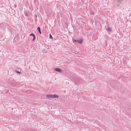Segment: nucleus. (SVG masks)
Instances as JSON below:
<instances>
[{
	"label": "nucleus",
	"mask_w": 131,
	"mask_h": 131,
	"mask_svg": "<svg viewBox=\"0 0 131 131\" xmlns=\"http://www.w3.org/2000/svg\"><path fill=\"white\" fill-rule=\"evenodd\" d=\"M54 70L55 71L59 72L61 73L62 72V70L60 68H54Z\"/></svg>",
	"instance_id": "f257e3e1"
},
{
	"label": "nucleus",
	"mask_w": 131,
	"mask_h": 131,
	"mask_svg": "<svg viewBox=\"0 0 131 131\" xmlns=\"http://www.w3.org/2000/svg\"><path fill=\"white\" fill-rule=\"evenodd\" d=\"M30 36H32L33 37V38L32 40V41H34L36 39V36L33 33H31L30 34Z\"/></svg>",
	"instance_id": "f03ea898"
},
{
	"label": "nucleus",
	"mask_w": 131,
	"mask_h": 131,
	"mask_svg": "<svg viewBox=\"0 0 131 131\" xmlns=\"http://www.w3.org/2000/svg\"><path fill=\"white\" fill-rule=\"evenodd\" d=\"M25 15L26 16H28L31 15V13L28 11H26L25 13Z\"/></svg>",
	"instance_id": "7ed1b4c3"
},
{
	"label": "nucleus",
	"mask_w": 131,
	"mask_h": 131,
	"mask_svg": "<svg viewBox=\"0 0 131 131\" xmlns=\"http://www.w3.org/2000/svg\"><path fill=\"white\" fill-rule=\"evenodd\" d=\"M59 96L58 95L56 94H53L52 95V98H58Z\"/></svg>",
	"instance_id": "20e7f679"
},
{
	"label": "nucleus",
	"mask_w": 131,
	"mask_h": 131,
	"mask_svg": "<svg viewBox=\"0 0 131 131\" xmlns=\"http://www.w3.org/2000/svg\"><path fill=\"white\" fill-rule=\"evenodd\" d=\"M46 96L48 98H52V95H46Z\"/></svg>",
	"instance_id": "39448f33"
},
{
	"label": "nucleus",
	"mask_w": 131,
	"mask_h": 131,
	"mask_svg": "<svg viewBox=\"0 0 131 131\" xmlns=\"http://www.w3.org/2000/svg\"><path fill=\"white\" fill-rule=\"evenodd\" d=\"M37 29L39 31V32L40 34H41V32L40 30V28L39 27H38L37 28Z\"/></svg>",
	"instance_id": "423d86ee"
},
{
	"label": "nucleus",
	"mask_w": 131,
	"mask_h": 131,
	"mask_svg": "<svg viewBox=\"0 0 131 131\" xmlns=\"http://www.w3.org/2000/svg\"><path fill=\"white\" fill-rule=\"evenodd\" d=\"M78 42L80 43L81 44L83 42V40L82 39H81L80 40H78Z\"/></svg>",
	"instance_id": "0eeeda50"
},
{
	"label": "nucleus",
	"mask_w": 131,
	"mask_h": 131,
	"mask_svg": "<svg viewBox=\"0 0 131 131\" xmlns=\"http://www.w3.org/2000/svg\"><path fill=\"white\" fill-rule=\"evenodd\" d=\"M107 30L109 31H111V29L110 28H107Z\"/></svg>",
	"instance_id": "6e6552de"
},
{
	"label": "nucleus",
	"mask_w": 131,
	"mask_h": 131,
	"mask_svg": "<svg viewBox=\"0 0 131 131\" xmlns=\"http://www.w3.org/2000/svg\"><path fill=\"white\" fill-rule=\"evenodd\" d=\"M49 36H50V38L51 39H52L53 37H52V35H51L50 34Z\"/></svg>",
	"instance_id": "1a4fd4ad"
},
{
	"label": "nucleus",
	"mask_w": 131,
	"mask_h": 131,
	"mask_svg": "<svg viewBox=\"0 0 131 131\" xmlns=\"http://www.w3.org/2000/svg\"><path fill=\"white\" fill-rule=\"evenodd\" d=\"M73 41L75 42H78V40H76L75 39L73 40Z\"/></svg>",
	"instance_id": "9d476101"
},
{
	"label": "nucleus",
	"mask_w": 131,
	"mask_h": 131,
	"mask_svg": "<svg viewBox=\"0 0 131 131\" xmlns=\"http://www.w3.org/2000/svg\"><path fill=\"white\" fill-rule=\"evenodd\" d=\"M16 72L18 73H21V72H19V71H16Z\"/></svg>",
	"instance_id": "9b49d317"
},
{
	"label": "nucleus",
	"mask_w": 131,
	"mask_h": 131,
	"mask_svg": "<svg viewBox=\"0 0 131 131\" xmlns=\"http://www.w3.org/2000/svg\"><path fill=\"white\" fill-rule=\"evenodd\" d=\"M35 16L36 17H37V15H35Z\"/></svg>",
	"instance_id": "f8f14e48"
}]
</instances>
